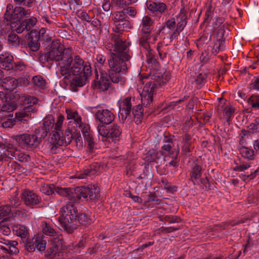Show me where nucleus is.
<instances>
[{
  "label": "nucleus",
  "instance_id": "1",
  "mask_svg": "<svg viewBox=\"0 0 259 259\" xmlns=\"http://www.w3.org/2000/svg\"><path fill=\"white\" fill-rule=\"evenodd\" d=\"M40 61H55L59 66V71L63 80L69 82L70 89L74 92L89 82L92 75L90 63L85 62L79 56L72 53L70 48H65L57 41H53L50 50L39 57Z\"/></svg>",
  "mask_w": 259,
  "mask_h": 259
},
{
  "label": "nucleus",
  "instance_id": "2",
  "mask_svg": "<svg viewBox=\"0 0 259 259\" xmlns=\"http://www.w3.org/2000/svg\"><path fill=\"white\" fill-rule=\"evenodd\" d=\"M111 41L113 42L107 43L106 48L110 54L108 60L110 67L109 77L114 83L122 85L125 81L124 77L120 73H124L127 70L126 62L128 61L130 56L127 54L128 48L125 41L119 38V35L112 34Z\"/></svg>",
  "mask_w": 259,
  "mask_h": 259
},
{
  "label": "nucleus",
  "instance_id": "3",
  "mask_svg": "<svg viewBox=\"0 0 259 259\" xmlns=\"http://www.w3.org/2000/svg\"><path fill=\"white\" fill-rule=\"evenodd\" d=\"M61 215L58 220L61 226L69 233L77 228L78 224L88 226L92 224V220L84 213H79L72 202H69L61 208Z\"/></svg>",
  "mask_w": 259,
  "mask_h": 259
},
{
  "label": "nucleus",
  "instance_id": "4",
  "mask_svg": "<svg viewBox=\"0 0 259 259\" xmlns=\"http://www.w3.org/2000/svg\"><path fill=\"white\" fill-rule=\"evenodd\" d=\"M14 97L20 104L24 106L22 110L16 113V118L19 121H27L24 118L28 117V113L35 111L38 99L34 96L17 93H15Z\"/></svg>",
  "mask_w": 259,
  "mask_h": 259
},
{
  "label": "nucleus",
  "instance_id": "5",
  "mask_svg": "<svg viewBox=\"0 0 259 259\" xmlns=\"http://www.w3.org/2000/svg\"><path fill=\"white\" fill-rule=\"evenodd\" d=\"M47 136L45 128L36 130L34 135L23 134L15 136L14 139L22 148L33 149L36 148L41 142V139Z\"/></svg>",
  "mask_w": 259,
  "mask_h": 259
},
{
  "label": "nucleus",
  "instance_id": "6",
  "mask_svg": "<svg viewBox=\"0 0 259 259\" xmlns=\"http://www.w3.org/2000/svg\"><path fill=\"white\" fill-rule=\"evenodd\" d=\"M75 196H73L79 202L81 197L88 200H95L100 197V188L95 185H90L75 188Z\"/></svg>",
  "mask_w": 259,
  "mask_h": 259
},
{
  "label": "nucleus",
  "instance_id": "7",
  "mask_svg": "<svg viewBox=\"0 0 259 259\" xmlns=\"http://www.w3.org/2000/svg\"><path fill=\"white\" fill-rule=\"evenodd\" d=\"M42 235L37 234L31 239L27 238L23 240L24 246L28 252H31L36 249L40 252L44 251L46 249V242L42 238Z\"/></svg>",
  "mask_w": 259,
  "mask_h": 259
},
{
  "label": "nucleus",
  "instance_id": "8",
  "mask_svg": "<svg viewBox=\"0 0 259 259\" xmlns=\"http://www.w3.org/2000/svg\"><path fill=\"white\" fill-rule=\"evenodd\" d=\"M157 83L155 80L147 81L144 86L141 94V102L143 106L147 107L153 101V96L155 92Z\"/></svg>",
  "mask_w": 259,
  "mask_h": 259
},
{
  "label": "nucleus",
  "instance_id": "9",
  "mask_svg": "<svg viewBox=\"0 0 259 259\" xmlns=\"http://www.w3.org/2000/svg\"><path fill=\"white\" fill-rule=\"evenodd\" d=\"M100 109L95 114V118L103 124L108 125L111 123L115 119L114 114L110 110L102 109L100 105L95 107Z\"/></svg>",
  "mask_w": 259,
  "mask_h": 259
},
{
  "label": "nucleus",
  "instance_id": "10",
  "mask_svg": "<svg viewBox=\"0 0 259 259\" xmlns=\"http://www.w3.org/2000/svg\"><path fill=\"white\" fill-rule=\"evenodd\" d=\"M131 97H127L118 101L119 111L118 116L120 120L124 122L126 118L130 115L133 103Z\"/></svg>",
  "mask_w": 259,
  "mask_h": 259
},
{
  "label": "nucleus",
  "instance_id": "11",
  "mask_svg": "<svg viewBox=\"0 0 259 259\" xmlns=\"http://www.w3.org/2000/svg\"><path fill=\"white\" fill-rule=\"evenodd\" d=\"M21 199L26 205L31 207L41 202V198L38 195L28 190H24L22 193Z\"/></svg>",
  "mask_w": 259,
  "mask_h": 259
},
{
  "label": "nucleus",
  "instance_id": "12",
  "mask_svg": "<svg viewBox=\"0 0 259 259\" xmlns=\"http://www.w3.org/2000/svg\"><path fill=\"white\" fill-rule=\"evenodd\" d=\"M96 78L94 80V86L102 91H107L110 87V80L111 81L110 79H109V75H108L106 73H103L101 72V76L99 79L97 71H96Z\"/></svg>",
  "mask_w": 259,
  "mask_h": 259
},
{
  "label": "nucleus",
  "instance_id": "13",
  "mask_svg": "<svg viewBox=\"0 0 259 259\" xmlns=\"http://www.w3.org/2000/svg\"><path fill=\"white\" fill-rule=\"evenodd\" d=\"M187 11L185 8L181 9L179 14L177 16V27L175 31L172 34L171 38H175L179 34L187 24Z\"/></svg>",
  "mask_w": 259,
  "mask_h": 259
},
{
  "label": "nucleus",
  "instance_id": "14",
  "mask_svg": "<svg viewBox=\"0 0 259 259\" xmlns=\"http://www.w3.org/2000/svg\"><path fill=\"white\" fill-rule=\"evenodd\" d=\"M144 160L147 164L155 162L158 164L157 166H159L164 160V157L161 151H157L152 149L147 153Z\"/></svg>",
  "mask_w": 259,
  "mask_h": 259
},
{
  "label": "nucleus",
  "instance_id": "15",
  "mask_svg": "<svg viewBox=\"0 0 259 259\" xmlns=\"http://www.w3.org/2000/svg\"><path fill=\"white\" fill-rule=\"evenodd\" d=\"M9 15V20L11 21L21 20L30 14V10L22 7H16Z\"/></svg>",
  "mask_w": 259,
  "mask_h": 259
},
{
  "label": "nucleus",
  "instance_id": "16",
  "mask_svg": "<svg viewBox=\"0 0 259 259\" xmlns=\"http://www.w3.org/2000/svg\"><path fill=\"white\" fill-rule=\"evenodd\" d=\"M57 193L59 195L64 196L67 197L70 200V202H72L73 204L77 202V200L75 199L73 196H75V189H72L70 188H61L55 185L54 193Z\"/></svg>",
  "mask_w": 259,
  "mask_h": 259
},
{
  "label": "nucleus",
  "instance_id": "17",
  "mask_svg": "<svg viewBox=\"0 0 259 259\" xmlns=\"http://www.w3.org/2000/svg\"><path fill=\"white\" fill-rule=\"evenodd\" d=\"M202 172V168L201 166L197 163L194 162L192 166L189 179V180L193 183V185L199 184L198 181L201 177Z\"/></svg>",
  "mask_w": 259,
  "mask_h": 259
},
{
  "label": "nucleus",
  "instance_id": "18",
  "mask_svg": "<svg viewBox=\"0 0 259 259\" xmlns=\"http://www.w3.org/2000/svg\"><path fill=\"white\" fill-rule=\"evenodd\" d=\"M13 57L9 53H6L0 55V68L6 70L13 69Z\"/></svg>",
  "mask_w": 259,
  "mask_h": 259
},
{
  "label": "nucleus",
  "instance_id": "19",
  "mask_svg": "<svg viewBox=\"0 0 259 259\" xmlns=\"http://www.w3.org/2000/svg\"><path fill=\"white\" fill-rule=\"evenodd\" d=\"M114 26L112 28L113 31L118 33V34L114 33L115 35H119L120 38V34L127 29L131 28V24L128 20H123V21L115 22L113 23ZM112 33L111 35L112 34Z\"/></svg>",
  "mask_w": 259,
  "mask_h": 259
},
{
  "label": "nucleus",
  "instance_id": "20",
  "mask_svg": "<svg viewBox=\"0 0 259 259\" xmlns=\"http://www.w3.org/2000/svg\"><path fill=\"white\" fill-rule=\"evenodd\" d=\"M100 168V165L97 163H93L90 166V167L83 170L82 173L77 174L76 178L79 179L85 178L88 176H91L95 175Z\"/></svg>",
  "mask_w": 259,
  "mask_h": 259
},
{
  "label": "nucleus",
  "instance_id": "21",
  "mask_svg": "<svg viewBox=\"0 0 259 259\" xmlns=\"http://www.w3.org/2000/svg\"><path fill=\"white\" fill-rule=\"evenodd\" d=\"M50 245H52V248L54 247L56 250H57L59 252H62L66 248L62 235H57L56 236L53 237Z\"/></svg>",
  "mask_w": 259,
  "mask_h": 259
},
{
  "label": "nucleus",
  "instance_id": "22",
  "mask_svg": "<svg viewBox=\"0 0 259 259\" xmlns=\"http://www.w3.org/2000/svg\"><path fill=\"white\" fill-rule=\"evenodd\" d=\"M146 5L148 10L157 14H161L166 8V5L163 3H156L150 1L147 2Z\"/></svg>",
  "mask_w": 259,
  "mask_h": 259
},
{
  "label": "nucleus",
  "instance_id": "23",
  "mask_svg": "<svg viewBox=\"0 0 259 259\" xmlns=\"http://www.w3.org/2000/svg\"><path fill=\"white\" fill-rule=\"evenodd\" d=\"M60 132L55 130L50 135L49 141L53 147H55L56 148L64 145Z\"/></svg>",
  "mask_w": 259,
  "mask_h": 259
},
{
  "label": "nucleus",
  "instance_id": "24",
  "mask_svg": "<svg viewBox=\"0 0 259 259\" xmlns=\"http://www.w3.org/2000/svg\"><path fill=\"white\" fill-rule=\"evenodd\" d=\"M36 34H37L36 32L32 31L29 33L28 47L33 52L37 51L40 47V40Z\"/></svg>",
  "mask_w": 259,
  "mask_h": 259
},
{
  "label": "nucleus",
  "instance_id": "25",
  "mask_svg": "<svg viewBox=\"0 0 259 259\" xmlns=\"http://www.w3.org/2000/svg\"><path fill=\"white\" fill-rule=\"evenodd\" d=\"M12 29V23L9 20V15L6 13L4 15V20L1 24V34L4 36L8 35Z\"/></svg>",
  "mask_w": 259,
  "mask_h": 259
},
{
  "label": "nucleus",
  "instance_id": "26",
  "mask_svg": "<svg viewBox=\"0 0 259 259\" xmlns=\"http://www.w3.org/2000/svg\"><path fill=\"white\" fill-rule=\"evenodd\" d=\"M12 230L16 235L21 237L22 241L26 239L28 234V230L25 226L23 225H17L13 226Z\"/></svg>",
  "mask_w": 259,
  "mask_h": 259
},
{
  "label": "nucleus",
  "instance_id": "27",
  "mask_svg": "<svg viewBox=\"0 0 259 259\" xmlns=\"http://www.w3.org/2000/svg\"><path fill=\"white\" fill-rule=\"evenodd\" d=\"M3 87L7 90L12 91L14 90L18 84L16 79L12 77H5L2 80Z\"/></svg>",
  "mask_w": 259,
  "mask_h": 259
},
{
  "label": "nucleus",
  "instance_id": "28",
  "mask_svg": "<svg viewBox=\"0 0 259 259\" xmlns=\"http://www.w3.org/2000/svg\"><path fill=\"white\" fill-rule=\"evenodd\" d=\"M143 109L140 104L133 106L132 108V114H133L134 120L136 124H138L143 118Z\"/></svg>",
  "mask_w": 259,
  "mask_h": 259
},
{
  "label": "nucleus",
  "instance_id": "29",
  "mask_svg": "<svg viewBox=\"0 0 259 259\" xmlns=\"http://www.w3.org/2000/svg\"><path fill=\"white\" fill-rule=\"evenodd\" d=\"M108 133V138L114 140L119 137L121 134L122 130L119 125L117 124H114L109 128Z\"/></svg>",
  "mask_w": 259,
  "mask_h": 259
},
{
  "label": "nucleus",
  "instance_id": "30",
  "mask_svg": "<svg viewBox=\"0 0 259 259\" xmlns=\"http://www.w3.org/2000/svg\"><path fill=\"white\" fill-rule=\"evenodd\" d=\"M18 244L17 241H13L12 245L1 246L0 251L2 250L6 254H16L19 252V249L16 247Z\"/></svg>",
  "mask_w": 259,
  "mask_h": 259
},
{
  "label": "nucleus",
  "instance_id": "31",
  "mask_svg": "<svg viewBox=\"0 0 259 259\" xmlns=\"http://www.w3.org/2000/svg\"><path fill=\"white\" fill-rule=\"evenodd\" d=\"M239 152L241 155L245 159L251 160L254 158V151L247 147H241L239 149Z\"/></svg>",
  "mask_w": 259,
  "mask_h": 259
},
{
  "label": "nucleus",
  "instance_id": "32",
  "mask_svg": "<svg viewBox=\"0 0 259 259\" xmlns=\"http://www.w3.org/2000/svg\"><path fill=\"white\" fill-rule=\"evenodd\" d=\"M41 227L42 229L43 233L45 235L53 237L57 235L56 231L53 228V225L50 223H48L46 222H42L41 223Z\"/></svg>",
  "mask_w": 259,
  "mask_h": 259
},
{
  "label": "nucleus",
  "instance_id": "33",
  "mask_svg": "<svg viewBox=\"0 0 259 259\" xmlns=\"http://www.w3.org/2000/svg\"><path fill=\"white\" fill-rule=\"evenodd\" d=\"M7 41L9 46L13 47H17L20 45L21 39L17 34L11 32L8 35Z\"/></svg>",
  "mask_w": 259,
  "mask_h": 259
},
{
  "label": "nucleus",
  "instance_id": "34",
  "mask_svg": "<svg viewBox=\"0 0 259 259\" xmlns=\"http://www.w3.org/2000/svg\"><path fill=\"white\" fill-rule=\"evenodd\" d=\"M84 141L88 144V152L92 153L95 150V142L92 135L89 132H85L84 136Z\"/></svg>",
  "mask_w": 259,
  "mask_h": 259
},
{
  "label": "nucleus",
  "instance_id": "35",
  "mask_svg": "<svg viewBox=\"0 0 259 259\" xmlns=\"http://www.w3.org/2000/svg\"><path fill=\"white\" fill-rule=\"evenodd\" d=\"M150 33H143V34L141 35V36L139 38V45L145 51L151 48L148 42V40L150 38Z\"/></svg>",
  "mask_w": 259,
  "mask_h": 259
},
{
  "label": "nucleus",
  "instance_id": "36",
  "mask_svg": "<svg viewBox=\"0 0 259 259\" xmlns=\"http://www.w3.org/2000/svg\"><path fill=\"white\" fill-rule=\"evenodd\" d=\"M142 27L141 31L143 33H151V26L153 24V21L149 16H144L142 20Z\"/></svg>",
  "mask_w": 259,
  "mask_h": 259
},
{
  "label": "nucleus",
  "instance_id": "37",
  "mask_svg": "<svg viewBox=\"0 0 259 259\" xmlns=\"http://www.w3.org/2000/svg\"><path fill=\"white\" fill-rule=\"evenodd\" d=\"M146 62L148 64L154 65L155 67H157L158 66V63L157 61L156 56L155 54V52L150 48L146 50Z\"/></svg>",
  "mask_w": 259,
  "mask_h": 259
},
{
  "label": "nucleus",
  "instance_id": "38",
  "mask_svg": "<svg viewBox=\"0 0 259 259\" xmlns=\"http://www.w3.org/2000/svg\"><path fill=\"white\" fill-rule=\"evenodd\" d=\"M33 84L40 89L44 90L46 88V80L40 75L34 76L32 79Z\"/></svg>",
  "mask_w": 259,
  "mask_h": 259
},
{
  "label": "nucleus",
  "instance_id": "39",
  "mask_svg": "<svg viewBox=\"0 0 259 259\" xmlns=\"http://www.w3.org/2000/svg\"><path fill=\"white\" fill-rule=\"evenodd\" d=\"M32 32H36L37 36L40 41H44L45 42H49L51 40V37L46 33V30L45 28H41L39 31L36 30H32Z\"/></svg>",
  "mask_w": 259,
  "mask_h": 259
},
{
  "label": "nucleus",
  "instance_id": "40",
  "mask_svg": "<svg viewBox=\"0 0 259 259\" xmlns=\"http://www.w3.org/2000/svg\"><path fill=\"white\" fill-rule=\"evenodd\" d=\"M55 185L54 184H44L41 185L39 190L42 193L47 195L54 194Z\"/></svg>",
  "mask_w": 259,
  "mask_h": 259
},
{
  "label": "nucleus",
  "instance_id": "41",
  "mask_svg": "<svg viewBox=\"0 0 259 259\" xmlns=\"http://www.w3.org/2000/svg\"><path fill=\"white\" fill-rule=\"evenodd\" d=\"M12 29L16 31L18 33L23 32L25 29L24 23L21 20L11 21Z\"/></svg>",
  "mask_w": 259,
  "mask_h": 259
},
{
  "label": "nucleus",
  "instance_id": "42",
  "mask_svg": "<svg viewBox=\"0 0 259 259\" xmlns=\"http://www.w3.org/2000/svg\"><path fill=\"white\" fill-rule=\"evenodd\" d=\"M111 19L113 23L123 21V20H128L127 16L125 15L122 11L114 12L112 15Z\"/></svg>",
  "mask_w": 259,
  "mask_h": 259
},
{
  "label": "nucleus",
  "instance_id": "43",
  "mask_svg": "<svg viewBox=\"0 0 259 259\" xmlns=\"http://www.w3.org/2000/svg\"><path fill=\"white\" fill-rule=\"evenodd\" d=\"M225 18L222 17L216 18L212 22V29L215 30L220 27L228 25L227 23H225Z\"/></svg>",
  "mask_w": 259,
  "mask_h": 259
},
{
  "label": "nucleus",
  "instance_id": "44",
  "mask_svg": "<svg viewBox=\"0 0 259 259\" xmlns=\"http://www.w3.org/2000/svg\"><path fill=\"white\" fill-rule=\"evenodd\" d=\"M16 107L17 104L14 101L9 102L8 100L5 104L1 106V110L2 112H11L13 111Z\"/></svg>",
  "mask_w": 259,
  "mask_h": 259
},
{
  "label": "nucleus",
  "instance_id": "45",
  "mask_svg": "<svg viewBox=\"0 0 259 259\" xmlns=\"http://www.w3.org/2000/svg\"><path fill=\"white\" fill-rule=\"evenodd\" d=\"M62 135L61 137L63 139L64 145L67 146L70 144L73 138L71 130L68 128L65 131L64 134H62Z\"/></svg>",
  "mask_w": 259,
  "mask_h": 259
},
{
  "label": "nucleus",
  "instance_id": "46",
  "mask_svg": "<svg viewBox=\"0 0 259 259\" xmlns=\"http://www.w3.org/2000/svg\"><path fill=\"white\" fill-rule=\"evenodd\" d=\"M224 40L217 39L212 48V53L216 55L220 51L224 48Z\"/></svg>",
  "mask_w": 259,
  "mask_h": 259
},
{
  "label": "nucleus",
  "instance_id": "47",
  "mask_svg": "<svg viewBox=\"0 0 259 259\" xmlns=\"http://www.w3.org/2000/svg\"><path fill=\"white\" fill-rule=\"evenodd\" d=\"M166 143L167 144H164L162 147V149L164 151L166 154L171 155L175 154V150L176 148H172V146L171 145V143H172V141L171 139H168L165 141Z\"/></svg>",
  "mask_w": 259,
  "mask_h": 259
},
{
  "label": "nucleus",
  "instance_id": "48",
  "mask_svg": "<svg viewBox=\"0 0 259 259\" xmlns=\"http://www.w3.org/2000/svg\"><path fill=\"white\" fill-rule=\"evenodd\" d=\"M248 132L251 133L259 132V117L255 118L248 126Z\"/></svg>",
  "mask_w": 259,
  "mask_h": 259
},
{
  "label": "nucleus",
  "instance_id": "49",
  "mask_svg": "<svg viewBox=\"0 0 259 259\" xmlns=\"http://www.w3.org/2000/svg\"><path fill=\"white\" fill-rule=\"evenodd\" d=\"M193 126V120L191 117H188L186 121L183 124L181 130L182 133H191L190 129Z\"/></svg>",
  "mask_w": 259,
  "mask_h": 259
},
{
  "label": "nucleus",
  "instance_id": "50",
  "mask_svg": "<svg viewBox=\"0 0 259 259\" xmlns=\"http://www.w3.org/2000/svg\"><path fill=\"white\" fill-rule=\"evenodd\" d=\"M160 221L167 222L169 224L179 223L181 219L177 215H166L160 219Z\"/></svg>",
  "mask_w": 259,
  "mask_h": 259
},
{
  "label": "nucleus",
  "instance_id": "51",
  "mask_svg": "<svg viewBox=\"0 0 259 259\" xmlns=\"http://www.w3.org/2000/svg\"><path fill=\"white\" fill-rule=\"evenodd\" d=\"M226 30L229 31L228 25L218 29L217 39L225 40L226 37L228 35V32H226Z\"/></svg>",
  "mask_w": 259,
  "mask_h": 259
},
{
  "label": "nucleus",
  "instance_id": "52",
  "mask_svg": "<svg viewBox=\"0 0 259 259\" xmlns=\"http://www.w3.org/2000/svg\"><path fill=\"white\" fill-rule=\"evenodd\" d=\"M90 13L92 14L91 12L88 13L83 11H78L76 12V15L77 16L82 20L90 22L91 21V19L93 18V17L90 15Z\"/></svg>",
  "mask_w": 259,
  "mask_h": 259
},
{
  "label": "nucleus",
  "instance_id": "53",
  "mask_svg": "<svg viewBox=\"0 0 259 259\" xmlns=\"http://www.w3.org/2000/svg\"><path fill=\"white\" fill-rule=\"evenodd\" d=\"M175 154L172 155V159L169 162V165L173 167H178L179 163V159H178V154L180 152L179 148L177 146V149H175Z\"/></svg>",
  "mask_w": 259,
  "mask_h": 259
},
{
  "label": "nucleus",
  "instance_id": "54",
  "mask_svg": "<svg viewBox=\"0 0 259 259\" xmlns=\"http://www.w3.org/2000/svg\"><path fill=\"white\" fill-rule=\"evenodd\" d=\"M11 212V208L9 204L0 206V220L8 215Z\"/></svg>",
  "mask_w": 259,
  "mask_h": 259
},
{
  "label": "nucleus",
  "instance_id": "55",
  "mask_svg": "<svg viewBox=\"0 0 259 259\" xmlns=\"http://www.w3.org/2000/svg\"><path fill=\"white\" fill-rule=\"evenodd\" d=\"M253 169H252L250 171V174L247 175H241L240 177L241 179L244 181H245L246 180H250L254 179L256 176L258 174V172L259 171V167L255 170L252 171Z\"/></svg>",
  "mask_w": 259,
  "mask_h": 259
},
{
  "label": "nucleus",
  "instance_id": "56",
  "mask_svg": "<svg viewBox=\"0 0 259 259\" xmlns=\"http://www.w3.org/2000/svg\"><path fill=\"white\" fill-rule=\"evenodd\" d=\"M8 218H5L0 222V232L5 235H8L11 232L10 228L5 224Z\"/></svg>",
  "mask_w": 259,
  "mask_h": 259
},
{
  "label": "nucleus",
  "instance_id": "57",
  "mask_svg": "<svg viewBox=\"0 0 259 259\" xmlns=\"http://www.w3.org/2000/svg\"><path fill=\"white\" fill-rule=\"evenodd\" d=\"M252 167L251 163L249 162H244L240 164L239 165H237L235 167L233 168V169L235 171H244L249 168H251Z\"/></svg>",
  "mask_w": 259,
  "mask_h": 259
},
{
  "label": "nucleus",
  "instance_id": "58",
  "mask_svg": "<svg viewBox=\"0 0 259 259\" xmlns=\"http://www.w3.org/2000/svg\"><path fill=\"white\" fill-rule=\"evenodd\" d=\"M248 102L253 108L259 109V95H252L248 99Z\"/></svg>",
  "mask_w": 259,
  "mask_h": 259
},
{
  "label": "nucleus",
  "instance_id": "59",
  "mask_svg": "<svg viewBox=\"0 0 259 259\" xmlns=\"http://www.w3.org/2000/svg\"><path fill=\"white\" fill-rule=\"evenodd\" d=\"M115 4L119 8H124L129 5H132L137 1V0H114Z\"/></svg>",
  "mask_w": 259,
  "mask_h": 259
},
{
  "label": "nucleus",
  "instance_id": "60",
  "mask_svg": "<svg viewBox=\"0 0 259 259\" xmlns=\"http://www.w3.org/2000/svg\"><path fill=\"white\" fill-rule=\"evenodd\" d=\"M181 154L185 156H189L193 147L192 144H182Z\"/></svg>",
  "mask_w": 259,
  "mask_h": 259
},
{
  "label": "nucleus",
  "instance_id": "61",
  "mask_svg": "<svg viewBox=\"0 0 259 259\" xmlns=\"http://www.w3.org/2000/svg\"><path fill=\"white\" fill-rule=\"evenodd\" d=\"M5 119V118H2L0 122L2 126L4 128H11L15 123V121L11 118H7L6 120Z\"/></svg>",
  "mask_w": 259,
  "mask_h": 259
},
{
  "label": "nucleus",
  "instance_id": "62",
  "mask_svg": "<svg viewBox=\"0 0 259 259\" xmlns=\"http://www.w3.org/2000/svg\"><path fill=\"white\" fill-rule=\"evenodd\" d=\"M206 77L207 74L206 73H200L198 75L195 81L197 84L201 87L205 83Z\"/></svg>",
  "mask_w": 259,
  "mask_h": 259
},
{
  "label": "nucleus",
  "instance_id": "63",
  "mask_svg": "<svg viewBox=\"0 0 259 259\" xmlns=\"http://www.w3.org/2000/svg\"><path fill=\"white\" fill-rule=\"evenodd\" d=\"M123 10H122L124 13H125V15H129L130 16L135 17L137 14V11L135 8L133 7H125L124 8H122Z\"/></svg>",
  "mask_w": 259,
  "mask_h": 259
},
{
  "label": "nucleus",
  "instance_id": "64",
  "mask_svg": "<svg viewBox=\"0 0 259 259\" xmlns=\"http://www.w3.org/2000/svg\"><path fill=\"white\" fill-rule=\"evenodd\" d=\"M247 200L249 203L259 202V191L257 190L255 192L249 194Z\"/></svg>",
  "mask_w": 259,
  "mask_h": 259
}]
</instances>
